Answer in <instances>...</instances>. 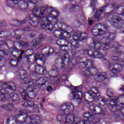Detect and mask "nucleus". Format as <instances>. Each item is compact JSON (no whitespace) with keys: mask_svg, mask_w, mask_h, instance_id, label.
I'll return each mask as SVG.
<instances>
[{"mask_svg":"<svg viewBox=\"0 0 124 124\" xmlns=\"http://www.w3.org/2000/svg\"><path fill=\"white\" fill-rule=\"evenodd\" d=\"M117 97H115L114 99L111 100L110 101V103H117Z\"/></svg>","mask_w":124,"mask_h":124,"instance_id":"31","label":"nucleus"},{"mask_svg":"<svg viewBox=\"0 0 124 124\" xmlns=\"http://www.w3.org/2000/svg\"><path fill=\"white\" fill-rule=\"evenodd\" d=\"M13 105L12 104H5L1 106L2 109H4L5 110H9L10 111L13 109Z\"/></svg>","mask_w":124,"mask_h":124,"instance_id":"16","label":"nucleus"},{"mask_svg":"<svg viewBox=\"0 0 124 124\" xmlns=\"http://www.w3.org/2000/svg\"><path fill=\"white\" fill-rule=\"evenodd\" d=\"M31 106H34V103L33 102H28V107H31Z\"/></svg>","mask_w":124,"mask_h":124,"instance_id":"29","label":"nucleus"},{"mask_svg":"<svg viewBox=\"0 0 124 124\" xmlns=\"http://www.w3.org/2000/svg\"><path fill=\"white\" fill-rule=\"evenodd\" d=\"M77 62H75V63H72L73 65H75L76 64Z\"/></svg>","mask_w":124,"mask_h":124,"instance_id":"44","label":"nucleus"},{"mask_svg":"<svg viewBox=\"0 0 124 124\" xmlns=\"http://www.w3.org/2000/svg\"><path fill=\"white\" fill-rule=\"evenodd\" d=\"M114 106H115V105H113L111 106V108H114Z\"/></svg>","mask_w":124,"mask_h":124,"instance_id":"46","label":"nucleus"},{"mask_svg":"<svg viewBox=\"0 0 124 124\" xmlns=\"http://www.w3.org/2000/svg\"><path fill=\"white\" fill-rule=\"evenodd\" d=\"M120 20L119 19H115L114 20H113V21H109L110 23H112L113 24H115V22H119Z\"/></svg>","mask_w":124,"mask_h":124,"instance_id":"34","label":"nucleus"},{"mask_svg":"<svg viewBox=\"0 0 124 124\" xmlns=\"http://www.w3.org/2000/svg\"><path fill=\"white\" fill-rule=\"evenodd\" d=\"M108 35H109L108 38L110 39V40H114L115 37H116V34L110 33V34L108 33Z\"/></svg>","mask_w":124,"mask_h":124,"instance_id":"25","label":"nucleus"},{"mask_svg":"<svg viewBox=\"0 0 124 124\" xmlns=\"http://www.w3.org/2000/svg\"><path fill=\"white\" fill-rule=\"evenodd\" d=\"M20 45L21 46H25V47H28V43H27V42H20Z\"/></svg>","mask_w":124,"mask_h":124,"instance_id":"28","label":"nucleus"},{"mask_svg":"<svg viewBox=\"0 0 124 124\" xmlns=\"http://www.w3.org/2000/svg\"><path fill=\"white\" fill-rule=\"evenodd\" d=\"M106 62H108V63H109V62H108V61H107V60L106 61Z\"/></svg>","mask_w":124,"mask_h":124,"instance_id":"48","label":"nucleus"},{"mask_svg":"<svg viewBox=\"0 0 124 124\" xmlns=\"http://www.w3.org/2000/svg\"><path fill=\"white\" fill-rule=\"evenodd\" d=\"M72 62H76V61L73 60Z\"/></svg>","mask_w":124,"mask_h":124,"instance_id":"49","label":"nucleus"},{"mask_svg":"<svg viewBox=\"0 0 124 124\" xmlns=\"http://www.w3.org/2000/svg\"><path fill=\"white\" fill-rule=\"evenodd\" d=\"M21 96L24 100H29V98H30V96L26 90H24V91L21 93Z\"/></svg>","mask_w":124,"mask_h":124,"instance_id":"18","label":"nucleus"},{"mask_svg":"<svg viewBox=\"0 0 124 124\" xmlns=\"http://www.w3.org/2000/svg\"><path fill=\"white\" fill-rule=\"evenodd\" d=\"M118 68L117 70L115 68H113L111 72H110V74L111 75V77H114L115 76L114 74H117L118 72H121V69H122V66L121 65H118Z\"/></svg>","mask_w":124,"mask_h":124,"instance_id":"14","label":"nucleus"},{"mask_svg":"<svg viewBox=\"0 0 124 124\" xmlns=\"http://www.w3.org/2000/svg\"><path fill=\"white\" fill-rule=\"evenodd\" d=\"M71 87H74V86H73V85H71Z\"/></svg>","mask_w":124,"mask_h":124,"instance_id":"57","label":"nucleus"},{"mask_svg":"<svg viewBox=\"0 0 124 124\" xmlns=\"http://www.w3.org/2000/svg\"><path fill=\"white\" fill-rule=\"evenodd\" d=\"M41 40L40 39H35L33 41V45L32 46L33 50H35V49H38L41 46Z\"/></svg>","mask_w":124,"mask_h":124,"instance_id":"9","label":"nucleus"},{"mask_svg":"<svg viewBox=\"0 0 124 124\" xmlns=\"http://www.w3.org/2000/svg\"><path fill=\"white\" fill-rule=\"evenodd\" d=\"M23 90H26L25 89H24Z\"/></svg>","mask_w":124,"mask_h":124,"instance_id":"60","label":"nucleus"},{"mask_svg":"<svg viewBox=\"0 0 124 124\" xmlns=\"http://www.w3.org/2000/svg\"><path fill=\"white\" fill-rule=\"evenodd\" d=\"M61 43V41L60 40H57V44L59 45Z\"/></svg>","mask_w":124,"mask_h":124,"instance_id":"40","label":"nucleus"},{"mask_svg":"<svg viewBox=\"0 0 124 124\" xmlns=\"http://www.w3.org/2000/svg\"><path fill=\"white\" fill-rule=\"evenodd\" d=\"M25 54V51L22 50L20 55H19V57L17 58V62H20V60L22 59V56Z\"/></svg>","mask_w":124,"mask_h":124,"instance_id":"27","label":"nucleus"},{"mask_svg":"<svg viewBox=\"0 0 124 124\" xmlns=\"http://www.w3.org/2000/svg\"><path fill=\"white\" fill-rule=\"evenodd\" d=\"M67 88H70V87H69V86H67Z\"/></svg>","mask_w":124,"mask_h":124,"instance_id":"55","label":"nucleus"},{"mask_svg":"<svg viewBox=\"0 0 124 124\" xmlns=\"http://www.w3.org/2000/svg\"><path fill=\"white\" fill-rule=\"evenodd\" d=\"M2 33H0V35Z\"/></svg>","mask_w":124,"mask_h":124,"instance_id":"56","label":"nucleus"},{"mask_svg":"<svg viewBox=\"0 0 124 124\" xmlns=\"http://www.w3.org/2000/svg\"><path fill=\"white\" fill-rule=\"evenodd\" d=\"M45 51L44 55L41 54L37 53L34 56L35 61L36 62L39 60L41 62H42L43 63L46 61L45 57H48V56H51L53 53H54V49L52 47H47L44 49ZM45 56V57H44Z\"/></svg>","mask_w":124,"mask_h":124,"instance_id":"2","label":"nucleus"},{"mask_svg":"<svg viewBox=\"0 0 124 124\" xmlns=\"http://www.w3.org/2000/svg\"><path fill=\"white\" fill-rule=\"evenodd\" d=\"M27 119V120H29L30 119V117H28Z\"/></svg>","mask_w":124,"mask_h":124,"instance_id":"52","label":"nucleus"},{"mask_svg":"<svg viewBox=\"0 0 124 124\" xmlns=\"http://www.w3.org/2000/svg\"><path fill=\"white\" fill-rule=\"evenodd\" d=\"M101 46H104L103 47V50L104 51H107V48L109 47L110 46L109 45L106 44H100V42L98 41V40H96L93 41V49L94 50H99L100 49V47Z\"/></svg>","mask_w":124,"mask_h":124,"instance_id":"7","label":"nucleus"},{"mask_svg":"<svg viewBox=\"0 0 124 124\" xmlns=\"http://www.w3.org/2000/svg\"><path fill=\"white\" fill-rule=\"evenodd\" d=\"M2 26V27H3V25H1Z\"/></svg>","mask_w":124,"mask_h":124,"instance_id":"59","label":"nucleus"},{"mask_svg":"<svg viewBox=\"0 0 124 124\" xmlns=\"http://www.w3.org/2000/svg\"><path fill=\"white\" fill-rule=\"evenodd\" d=\"M45 80V78H40L38 80V83H36V85L38 88H42V87H45L46 85H48V82L46 81L45 83H41V82H44Z\"/></svg>","mask_w":124,"mask_h":124,"instance_id":"12","label":"nucleus"},{"mask_svg":"<svg viewBox=\"0 0 124 124\" xmlns=\"http://www.w3.org/2000/svg\"><path fill=\"white\" fill-rule=\"evenodd\" d=\"M40 106H41V107H42V105L41 104V105H40Z\"/></svg>","mask_w":124,"mask_h":124,"instance_id":"53","label":"nucleus"},{"mask_svg":"<svg viewBox=\"0 0 124 124\" xmlns=\"http://www.w3.org/2000/svg\"><path fill=\"white\" fill-rule=\"evenodd\" d=\"M86 66L88 65V66H92L93 65V61L92 60H87L86 61V63L85 64Z\"/></svg>","mask_w":124,"mask_h":124,"instance_id":"26","label":"nucleus"},{"mask_svg":"<svg viewBox=\"0 0 124 124\" xmlns=\"http://www.w3.org/2000/svg\"><path fill=\"white\" fill-rule=\"evenodd\" d=\"M48 31H51V29H48Z\"/></svg>","mask_w":124,"mask_h":124,"instance_id":"47","label":"nucleus"},{"mask_svg":"<svg viewBox=\"0 0 124 124\" xmlns=\"http://www.w3.org/2000/svg\"><path fill=\"white\" fill-rule=\"evenodd\" d=\"M31 119L32 121H36V124H39L40 123V117L38 116L33 115L31 117Z\"/></svg>","mask_w":124,"mask_h":124,"instance_id":"21","label":"nucleus"},{"mask_svg":"<svg viewBox=\"0 0 124 124\" xmlns=\"http://www.w3.org/2000/svg\"><path fill=\"white\" fill-rule=\"evenodd\" d=\"M113 94H114V91H113V90L111 89H108L107 91V96L108 97H111V96H113Z\"/></svg>","mask_w":124,"mask_h":124,"instance_id":"22","label":"nucleus"},{"mask_svg":"<svg viewBox=\"0 0 124 124\" xmlns=\"http://www.w3.org/2000/svg\"><path fill=\"white\" fill-rule=\"evenodd\" d=\"M96 81L98 82V83H105V80H107V74L105 73H99L96 76Z\"/></svg>","mask_w":124,"mask_h":124,"instance_id":"8","label":"nucleus"},{"mask_svg":"<svg viewBox=\"0 0 124 124\" xmlns=\"http://www.w3.org/2000/svg\"><path fill=\"white\" fill-rule=\"evenodd\" d=\"M77 88H75V90H77Z\"/></svg>","mask_w":124,"mask_h":124,"instance_id":"54","label":"nucleus"},{"mask_svg":"<svg viewBox=\"0 0 124 124\" xmlns=\"http://www.w3.org/2000/svg\"><path fill=\"white\" fill-rule=\"evenodd\" d=\"M47 22H48V25H49V24H50V23H51V21H48L47 20Z\"/></svg>","mask_w":124,"mask_h":124,"instance_id":"45","label":"nucleus"},{"mask_svg":"<svg viewBox=\"0 0 124 124\" xmlns=\"http://www.w3.org/2000/svg\"><path fill=\"white\" fill-rule=\"evenodd\" d=\"M59 62H61V67L62 69L66 67L68 65V60L65 57L63 56L62 59H59Z\"/></svg>","mask_w":124,"mask_h":124,"instance_id":"10","label":"nucleus"},{"mask_svg":"<svg viewBox=\"0 0 124 124\" xmlns=\"http://www.w3.org/2000/svg\"><path fill=\"white\" fill-rule=\"evenodd\" d=\"M90 70L89 71V70H87L85 72V76L87 78H91V77L93 76V75H92L91 72H93V70H96L95 69L93 68H90Z\"/></svg>","mask_w":124,"mask_h":124,"instance_id":"15","label":"nucleus"},{"mask_svg":"<svg viewBox=\"0 0 124 124\" xmlns=\"http://www.w3.org/2000/svg\"><path fill=\"white\" fill-rule=\"evenodd\" d=\"M94 28H93L92 30V32H93V35L96 36L97 35H101V34H104V31L99 30L98 33L96 32V31H94Z\"/></svg>","mask_w":124,"mask_h":124,"instance_id":"20","label":"nucleus"},{"mask_svg":"<svg viewBox=\"0 0 124 124\" xmlns=\"http://www.w3.org/2000/svg\"><path fill=\"white\" fill-rule=\"evenodd\" d=\"M15 94L14 93H12L11 95L8 93V91L4 90L1 89L0 91V100H4V99H7L11 97V98H13Z\"/></svg>","mask_w":124,"mask_h":124,"instance_id":"6","label":"nucleus"},{"mask_svg":"<svg viewBox=\"0 0 124 124\" xmlns=\"http://www.w3.org/2000/svg\"><path fill=\"white\" fill-rule=\"evenodd\" d=\"M85 53L86 54H88V55H90V54L92 53V51L91 50H85Z\"/></svg>","mask_w":124,"mask_h":124,"instance_id":"33","label":"nucleus"},{"mask_svg":"<svg viewBox=\"0 0 124 124\" xmlns=\"http://www.w3.org/2000/svg\"><path fill=\"white\" fill-rule=\"evenodd\" d=\"M49 74L50 75H53V76H54V77H55L54 79L55 83H59V81H60V78H61V77L59 76H57L58 72H57V71L55 70H52L50 72Z\"/></svg>","mask_w":124,"mask_h":124,"instance_id":"11","label":"nucleus"},{"mask_svg":"<svg viewBox=\"0 0 124 124\" xmlns=\"http://www.w3.org/2000/svg\"><path fill=\"white\" fill-rule=\"evenodd\" d=\"M82 34H79L78 35H74L72 37H70V39L71 40V42L68 43L67 45H63L62 47H65V46H74L76 48H78V43L77 41H82L84 40V39L82 38Z\"/></svg>","mask_w":124,"mask_h":124,"instance_id":"4","label":"nucleus"},{"mask_svg":"<svg viewBox=\"0 0 124 124\" xmlns=\"http://www.w3.org/2000/svg\"><path fill=\"white\" fill-rule=\"evenodd\" d=\"M119 98L120 99V98H124V95H121L119 97Z\"/></svg>","mask_w":124,"mask_h":124,"instance_id":"41","label":"nucleus"},{"mask_svg":"<svg viewBox=\"0 0 124 124\" xmlns=\"http://www.w3.org/2000/svg\"><path fill=\"white\" fill-rule=\"evenodd\" d=\"M31 93L32 95V96H31V98H34V97H35V95L33 94V92H31Z\"/></svg>","mask_w":124,"mask_h":124,"instance_id":"35","label":"nucleus"},{"mask_svg":"<svg viewBox=\"0 0 124 124\" xmlns=\"http://www.w3.org/2000/svg\"><path fill=\"white\" fill-rule=\"evenodd\" d=\"M105 8L106 7H103L102 8L101 10H97V9L94 8L93 9V11L95 13V18H98L100 16V13L105 11Z\"/></svg>","mask_w":124,"mask_h":124,"instance_id":"13","label":"nucleus"},{"mask_svg":"<svg viewBox=\"0 0 124 124\" xmlns=\"http://www.w3.org/2000/svg\"><path fill=\"white\" fill-rule=\"evenodd\" d=\"M8 89H9L10 90H16V86H15V84L13 83H11L10 85H9V86L8 87Z\"/></svg>","mask_w":124,"mask_h":124,"instance_id":"24","label":"nucleus"},{"mask_svg":"<svg viewBox=\"0 0 124 124\" xmlns=\"http://www.w3.org/2000/svg\"><path fill=\"white\" fill-rule=\"evenodd\" d=\"M12 50H13V48H10L11 51H12Z\"/></svg>","mask_w":124,"mask_h":124,"instance_id":"50","label":"nucleus"},{"mask_svg":"<svg viewBox=\"0 0 124 124\" xmlns=\"http://www.w3.org/2000/svg\"><path fill=\"white\" fill-rule=\"evenodd\" d=\"M112 61H113V62H115V61L118 62V57H116L112 58Z\"/></svg>","mask_w":124,"mask_h":124,"instance_id":"32","label":"nucleus"},{"mask_svg":"<svg viewBox=\"0 0 124 124\" xmlns=\"http://www.w3.org/2000/svg\"><path fill=\"white\" fill-rule=\"evenodd\" d=\"M60 108L61 109V113H63L59 115L57 118L59 124H72L76 121L75 116L72 114V112L74 111V106L73 104L69 103L67 105H62Z\"/></svg>","mask_w":124,"mask_h":124,"instance_id":"1","label":"nucleus"},{"mask_svg":"<svg viewBox=\"0 0 124 124\" xmlns=\"http://www.w3.org/2000/svg\"><path fill=\"white\" fill-rule=\"evenodd\" d=\"M119 91H121L122 92H124V86H122V88L119 89Z\"/></svg>","mask_w":124,"mask_h":124,"instance_id":"38","label":"nucleus"},{"mask_svg":"<svg viewBox=\"0 0 124 124\" xmlns=\"http://www.w3.org/2000/svg\"><path fill=\"white\" fill-rule=\"evenodd\" d=\"M89 25H92L93 24V20H88Z\"/></svg>","mask_w":124,"mask_h":124,"instance_id":"39","label":"nucleus"},{"mask_svg":"<svg viewBox=\"0 0 124 124\" xmlns=\"http://www.w3.org/2000/svg\"><path fill=\"white\" fill-rule=\"evenodd\" d=\"M88 94H89L90 96H91V97L97 99L98 101H102V102L105 103L107 102L108 100L107 99L103 98L100 96V94L96 88H93L92 90L89 91Z\"/></svg>","mask_w":124,"mask_h":124,"instance_id":"3","label":"nucleus"},{"mask_svg":"<svg viewBox=\"0 0 124 124\" xmlns=\"http://www.w3.org/2000/svg\"><path fill=\"white\" fill-rule=\"evenodd\" d=\"M42 71V74H45L46 73V69L42 67L40 65H38L36 66V71Z\"/></svg>","mask_w":124,"mask_h":124,"instance_id":"19","label":"nucleus"},{"mask_svg":"<svg viewBox=\"0 0 124 124\" xmlns=\"http://www.w3.org/2000/svg\"><path fill=\"white\" fill-rule=\"evenodd\" d=\"M27 86V84H23L21 85V87H26Z\"/></svg>","mask_w":124,"mask_h":124,"instance_id":"43","label":"nucleus"},{"mask_svg":"<svg viewBox=\"0 0 124 124\" xmlns=\"http://www.w3.org/2000/svg\"><path fill=\"white\" fill-rule=\"evenodd\" d=\"M48 84H51V83H48Z\"/></svg>","mask_w":124,"mask_h":124,"instance_id":"58","label":"nucleus"},{"mask_svg":"<svg viewBox=\"0 0 124 124\" xmlns=\"http://www.w3.org/2000/svg\"><path fill=\"white\" fill-rule=\"evenodd\" d=\"M83 124H90V122L88 121H85L82 122Z\"/></svg>","mask_w":124,"mask_h":124,"instance_id":"37","label":"nucleus"},{"mask_svg":"<svg viewBox=\"0 0 124 124\" xmlns=\"http://www.w3.org/2000/svg\"><path fill=\"white\" fill-rule=\"evenodd\" d=\"M70 96L71 99H74L75 101L77 103H79L82 102V96H83V93L81 92H73L70 94Z\"/></svg>","mask_w":124,"mask_h":124,"instance_id":"5","label":"nucleus"},{"mask_svg":"<svg viewBox=\"0 0 124 124\" xmlns=\"http://www.w3.org/2000/svg\"><path fill=\"white\" fill-rule=\"evenodd\" d=\"M96 1V0H93L92 2H91V7H94V6H95V2Z\"/></svg>","mask_w":124,"mask_h":124,"instance_id":"30","label":"nucleus"},{"mask_svg":"<svg viewBox=\"0 0 124 124\" xmlns=\"http://www.w3.org/2000/svg\"><path fill=\"white\" fill-rule=\"evenodd\" d=\"M52 90V87L49 86L47 88V92H50Z\"/></svg>","mask_w":124,"mask_h":124,"instance_id":"36","label":"nucleus"},{"mask_svg":"<svg viewBox=\"0 0 124 124\" xmlns=\"http://www.w3.org/2000/svg\"><path fill=\"white\" fill-rule=\"evenodd\" d=\"M30 36L31 37H34V36H35V34H30Z\"/></svg>","mask_w":124,"mask_h":124,"instance_id":"42","label":"nucleus"},{"mask_svg":"<svg viewBox=\"0 0 124 124\" xmlns=\"http://www.w3.org/2000/svg\"><path fill=\"white\" fill-rule=\"evenodd\" d=\"M59 36L60 37H64V38H69L70 37V33L67 31H61V34Z\"/></svg>","mask_w":124,"mask_h":124,"instance_id":"17","label":"nucleus"},{"mask_svg":"<svg viewBox=\"0 0 124 124\" xmlns=\"http://www.w3.org/2000/svg\"><path fill=\"white\" fill-rule=\"evenodd\" d=\"M98 56H101V53H100L99 52L95 51L93 52V53L92 55H91L90 57H91V58H95V57H97Z\"/></svg>","mask_w":124,"mask_h":124,"instance_id":"23","label":"nucleus"},{"mask_svg":"<svg viewBox=\"0 0 124 124\" xmlns=\"http://www.w3.org/2000/svg\"><path fill=\"white\" fill-rule=\"evenodd\" d=\"M44 101H45V99H43V102H44Z\"/></svg>","mask_w":124,"mask_h":124,"instance_id":"51","label":"nucleus"}]
</instances>
